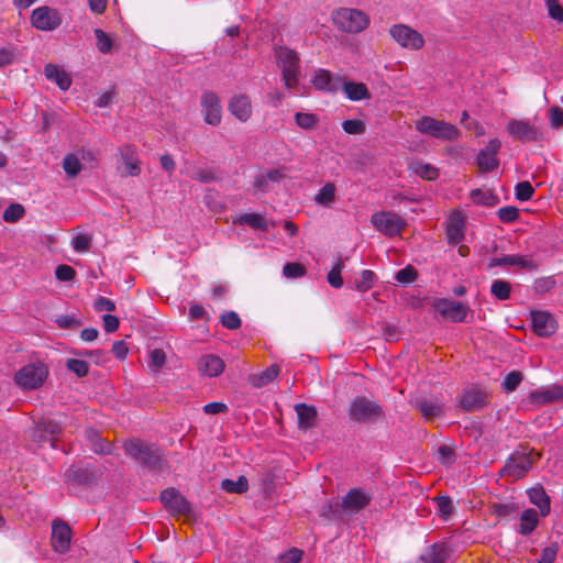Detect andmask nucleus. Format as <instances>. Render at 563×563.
<instances>
[{"instance_id": "423d86ee", "label": "nucleus", "mask_w": 563, "mask_h": 563, "mask_svg": "<svg viewBox=\"0 0 563 563\" xmlns=\"http://www.w3.org/2000/svg\"><path fill=\"white\" fill-rule=\"evenodd\" d=\"M333 24L345 33H360L369 24V16L358 9L339 8L332 12Z\"/></svg>"}, {"instance_id": "79ce46f5", "label": "nucleus", "mask_w": 563, "mask_h": 563, "mask_svg": "<svg viewBox=\"0 0 563 563\" xmlns=\"http://www.w3.org/2000/svg\"><path fill=\"white\" fill-rule=\"evenodd\" d=\"M294 119L297 126L302 130H312L319 123V117L311 112H297Z\"/></svg>"}, {"instance_id": "603ef678", "label": "nucleus", "mask_w": 563, "mask_h": 563, "mask_svg": "<svg viewBox=\"0 0 563 563\" xmlns=\"http://www.w3.org/2000/svg\"><path fill=\"white\" fill-rule=\"evenodd\" d=\"M92 242V236L90 234H77L71 240V246L77 253H86L89 251Z\"/></svg>"}, {"instance_id": "4d7b16f0", "label": "nucleus", "mask_w": 563, "mask_h": 563, "mask_svg": "<svg viewBox=\"0 0 563 563\" xmlns=\"http://www.w3.org/2000/svg\"><path fill=\"white\" fill-rule=\"evenodd\" d=\"M439 515L444 519H449V517L453 512V504L450 497L448 496H439L435 499Z\"/></svg>"}, {"instance_id": "4468645a", "label": "nucleus", "mask_w": 563, "mask_h": 563, "mask_svg": "<svg viewBox=\"0 0 563 563\" xmlns=\"http://www.w3.org/2000/svg\"><path fill=\"white\" fill-rule=\"evenodd\" d=\"M500 147L501 142L497 137H494L489 140L487 145L478 152L476 164L481 173H492L499 167V159L497 155Z\"/></svg>"}, {"instance_id": "e2e57ef3", "label": "nucleus", "mask_w": 563, "mask_h": 563, "mask_svg": "<svg viewBox=\"0 0 563 563\" xmlns=\"http://www.w3.org/2000/svg\"><path fill=\"white\" fill-rule=\"evenodd\" d=\"M417 271L415 267L408 265L405 268L400 269L396 274V280L402 284H410L417 278Z\"/></svg>"}, {"instance_id": "2eb2a0df", "label": "nucleus", "mask_w": 563, "mask_h": 563, "mask_svg": "<svg viewBox=\"0 0 563 563\" xmlns=\"http://www.w3.org/2000/svg\"><path fill=\"white\" fill-rule=\"evenodd\" d=\"M60 432L62 427L59 422L51 418H44L35 422L31 437L40 444L51 442V446L55 448Z\"/></svg>"}, {"instance_id": "7c9ffc66", "label": "nucleus", "mask_w": 563, "mask_h": 563, "mask_svg": "<svg viewBox=\"0 0 563 563\" xmlns=\"http://www.w3.org/2000/svg\"><path fill=\"white\" fill-rule=\"evenodd\" d=\"M44 74L48 80L56 82L62 90H67L71 85V79L67 73L54 64H47Z\"/></svg>"}, {"instance_id": "f704fd0d", "label": "nucleus", "mask_w": 563, "mask_h": 563, "mask_svg": "<svg viewBox=\"0 0 563 563\" xmlns=\"http://www.w3.org/2000/svg\"><path fill=\"white\" fill-rule=\"evenodd\" d=\"M336 198V187L333 183H325L314 197L317 205L330 207Z\"/></svg>"}, {"instance_id": "6e6552de", "label": "nucleus", "mask_w": 563, "mask_h": 563, "mask_svg": "<svg viewBox=\"0 0 563 563\" xmlns=\"http://www.w3.org/2000/svg\"><path fill=\"white\" fill-rule=\"evenodd\" d=\"M373 227L386 236L400 235L407 227V221L394 211H378L372 214Z\"/></svg>"}, {"instance_id": "5fc2aeb1", "label": "nucleus", "mask_w": 563, "mask_h": 563, "mask_svg": "<svg viewBox=\"0 0 563 563\" xmlns=\"http://www.w3.org/2000/svg\"><path fill=\"white\" fill-rule=\"evenodd\" d=\"M25 213V210L20 203L10 205L3 212V220L5 222H16L19 221Z\"/></svg>"}, {"instance_id": "0e129e2a", "label": "nucleus", "mask_w": 563, "mask_h": 563, "mask_svg": "<svg viewBox=\"0 0 563 563\" xmlns=\"http://www.w3.org/2000/svg\"><path fill=\"white\" fill-rule=\"evenodd\" d=\"M76 271L69 265H58L55 269V277L60 282H70L75 278Z\"/></svg>"}, {"instance_id": "473e14b6", "label": "nucleus", "mask_w": 563, "mask_h": 563, "mask_svg": "<svg viewBox=\"0 0 563 563\" xmlns=\"http://www.w3.org/2000/svg\"><path fill=\"white\" fill-rule=\"evenodd\" d=\"M279 366L274 364L264 369L262 373L250 376V383L256 387L261 388L272 383L279 375Z\"/></svg>"}, {"instance_id": "393cba45", "label": "nucleus", "mask_w": 563, "mask_h": 563, "mask_svg": "<svg viewBox=\"0 0 563 563\" xmlns=\"http://www.w3.org/2000/svg\"><path fill=\"white\" fill-rule=\"evenodd\" d=\"M228 109L241 122H246L252 115V102L246 95H235L231 98Z\"/></svg>"}, {"instance_id": "c85d7f7f", "label": "nucleus", "mask_w": 563, "mask_h": 563, "mask_svg": "<svg viewBox=\"0 0 563 563\" xmlns=\"http://www.w3.org/2000/svg\"><path fill=\"white\" fill-rule=\"evenodd\" d=\"M527 493L530 501L539 508L540 515L542 517L548 516L551 511V506L550 498L544 488L542 486H536L530 488Z\"/></svg>"}, {"instance_id": "e433bc0d", "label": "nucleus", "mask_w": 563, "mask_h": 563, "mask_svg": "<svg viewBox=\"0 0 563 563\" xmlns=\"http://www.w3.org/2000/svg\"><path fill=\"white\" fill-rule=\"evenodd\" d=\"M412 172L426 180H435L439 177V169L423 162H415L411 164Z\"/></svg>"}, {"instance_id": "f3484780", "label": "nucleus", "mask_w": 563, "mask_h": 563, "mask_svg": "<svg viewBox=\"0 0 563 563\" xmlns=\"http://www.w3.org/2000/svg\"><path fill=\"white\" fill-rule=\"evenodd\" d=\"M201 112L206 123L217 126L221 122L222 107L214 92H205L201 98Z\"/></svg>"}, {"instance_id": "13d9d810", "label": "nucleus", "mask_w": 563, "mask_h": 563, "mask_svg": "<svg viewBox=\"0 0 563 563\" xmlns=\"http://www.w3.org/2000/svg\"><path fill=\"white\" fill-rule=\"evenodd\" d=\"M545 5L549 16L559 24L563 23V7L559 0H545Z\"/></svg>"}, {"instance_id": "f257e3e1", "label": "nucleus", "mask_w": 563, "mask_h": 563, "mask_svg": "<svg viewBox=\"0 0 563 563\" xmlns=\"http://www.w3.org/2000/svg\"><path fill=\"white\" fill-rule=\"evenodd\" d=\"M274 55L282 73L284 86L288 90H297L301 75L299 54L288 46L277 45L274 47Z\"/></svg>"}, {"instance_id": "8fccbe9b", "label": "nucleus", "mask_w": 563, "mask_h": 563, "mask_svg": "<svg viewBox=\"0 0 563 563\" xmlns=\"http://www.w3.org/2000/svg\"><path fill=\"white\" fill-rule=\"evenodd\" d=\"M93 33L97 40V47L99 52L102 54L110 53L113 46L112 38L101 29H96Z\"/></svg>"}, {"instance_id": "20e7f679", "label": "nucleus", "mask_w": 563, "mask_h": 563, "mask_svg": "<svg viewBox=\"0 0 563 563\" xmlns=\"http://www.w3.org/2000/svg\"><path fill=\"white\" fill-rule=\"evenodd\" d=\"M540 456V453H537L533 449L521 448L516 450L500 470V476L510 477L515 481L522 478Z\"/></svg>"}, {"instance_id": "338daca9", "label": "nucleus", "mask_w": 563, "mask_h": 563, "mask_svg": "<svg viewBox=\"0 0 563 563\" xmlns=\"http://www.w3.org/2000/svg\"><path fill=\"white\" fill-rule=\"evenodd\" d=\"M301 558L302 551L297 548H292L286 553L279 555L278 563H299Z\"/></svg>"}, {"instance_id": "f8f14e48", "label": "nucleus", "mask_w": 563, "mask_h": 563, "mask_svg": "<svg viewBox=\"0 0 563 563\" xmlns=\"http://www.w3.org/2000/svg\"><path fill=\"white\" fill-rule=\"evenodd\" d=\"M120 159L117 166L121 177H136L141 174V162L135 146L125 144L119 147Z\"/></svg>"}, {"instance_id": "0eeeda50", "label": "nucleus", "mask_w": 563, "mask_h": 563, "mask_svg": "<svg viewBox=\"0 0 563 563\" xmlns=\"http://www.w3.org/2000/svg\"><path fill=\"white\" fill-rule=\"evenodd\" d=\"M383 413L382 406L365 396L354 398L349 408L350 419L356 422H373L379 419Z\"/></svg>"}, {"instance_id": "1a4fd4ad", "label": "nucleus", "mask_w": 563, "mask_h": 563, "mask_svg": "<svg viewBox=\"0 0 563 563\" xmlns=\"http://www.w3.org/2000/svg\"><path fill=\"white\" fill-rule=\"evenodd\" d=\"M48 376V368L42 362L31 363L20 368L15 374V383L24 389H36Z\"/></svg>"}, {"instance_id": "5701e85b", "label": "nucleus", "mask_w": 563, "mask_h": 563, "mask_svg": "<svg viewBox=\"0 0 563 563\" xmlns=\"http://www.w3.org/2000/svg\"><path fill=\"white\" fill-rule=\"evenodd\" d=\"M342 78L333 77L327 69L320 68L314 71L311 84L319 91L335 92L341 88Z\"/></svg>"}, {"instance_id": "dca6fc26", "label": "nucleus", "mask_w": 563, "mask_h": 563, "mask_svg": "<svg viewBox=\"0 0 563 563\" xmlns=\"http://www.w3.org/2000/svg\"><path fill=\"white\" fill-rule=\"evenodd\" d=\"M433 306L442 318L451 322H463L470 311L466 305L449 299H438Z\"/></svg>"}, {"instance_id": "aec40b11", "label": "nucleus", "mask_w": 563, "mask_h": 563, "mask_svg": "<svg viewBox=\"0 0 563 563\" xmlns=\"http://www.w3.org/2000/svg\"><path fill=\"white\" fill-rule=\"evenodd\" d=\"M531 321L533 332L539 336H550L558 328L554 317L545 311H532Z\"/></svg>"}, {"instance_id": "864d4df0", "label": "nucleus", "mask_w": 563, "mask_h": 563, "mask_svg": "<svg viewBox=\"0 0 563 563\" xmlns=\"http://www.w3.org/2000/svg\"><path fill=\"white\" fill-rule=\"evenodd\" d=\"M342 129L347 134H363L366 130L364 121L360 119H350L342 122Z\"/></svg>"}, {"instance_id": "c03bdc74", "label": "nucleus", "mask_w": 563, "mask_h": 563, "mask_svg": "<svg viewBox=\"0 0 563 563\" xmlns=\"http://www.w3.org/2000/svg\"><path fill=\"white\" fill-rule=\"evenodd\" d=\"M375 282V273L369 269H364L361 273L360 278H357L354 283V287L357 291L365 292L369 290Z\"/></svg>"}, {"instance_id": "09e8293b", "label": "nucleus", "mask_w": 563, "mask_h": 563, "mask_svg": "<svg viewBox=\"0 0 563 563\" xmlns=\"http://www.w3.org/2000/svg\"><path fill=\"white\" fill-rule=\"evenodd\" d=\"M66 367L77 377H85L89 373V364L86 361L79 358L67 360Z\"/></svg>"}, {"instance_id": "7ed1b4c3", "label": "nucleus", "mask_w": 563, "mask_h": 563, "mask_svg": "<svg viewBox=\"0 0 563 563\" xmlns=\"http://www.w3.org/2000/svg\"><path fill=\"white\" fill-rule=\"evenodd\" d=\"M372 500V495L362 488H352L342 498L341 503L329 504L323 515L329 519H340L342 512L353 515L365 509Z\"/></svg>"}, {"instance_id": "cd10ccee", "label": "nucleus", "mask_w": 563, "mask_h": 563, "mask_svg": "<svg viewBox=\"0 0 563 563\" xmlns=\"http://www.w3.org/2000/svg\"><path fill=\"white\" fill-rule=\"evenodd\" d=\"M295 411L298 417L299 429L308 430L316 424L318 413L314 407L306 404H297Z\"/></svg>"}, {"instance_id": "6ab92c4d", "label": "nucleus", "mask_w": 563, "mask_h": 563, "mask_svg": "<svg viewBox=\"0 0 563 563\" xmlns=\"http://www.w3.org/2000/svg\"><path fill=\"white\" fill-rule=\"evenodd\" d=\"M466 218L460 210H454L448 218L446 239L449 244L457 245L465 238Z\"/></svg>"}, {"instance_id": "c9c22d12", "label": "nucleus", "mask_w": 563, "mask_h": 563, "mask_svg": "<svg viewBox=\"0 0 563 563\" xmlns=\"http://www.w3.org/2000/svg\"><path fill=\"white\" fill-rule=\"evenodd\" d=\"M166 364V354L161 349H153L148 352L147 367L150 373L156 375L162 372Z\"/></svg>"}, {"instance_id": "de8ad7c7", "label": "nucleus", "mask_w": 563, "mask_h": 563, "mask_svg": "<svg viewBox=\"0 0 563 563\" xmlns=\"http://www.w3.org/2000/svg\"><path fill=\"white\" fill-rule=\"evenodd\" d=\"M344 268V262L342 258H339L338 262L333 265L332 269L328 274V282L333 288H341L343 286V278L341 277V273Z\"/></svg>"}, {"instance_id": "a18cd8bd", "label": "nucleus", "mask_w": 563, "mask_h": 563, "mask_svg": "<svg viewBox=\"0 0 563 563\" xmlns=\"http://www.w3.org/2000/svg\"><path fill=\"white\" fill-rule=\"evenodd\" d=\"M283 274L289 279L300 278L307 274V268L301 263L289 262L284 265Z\"/></svg>"}, {"instance_id": "a19ab883", "label": "nucleus", "mask_w": 563, "mask_h": 563, "mask_svg": "<svg viewBox=\"0 0 563 563\" xmlns=\"http://www.w3.org/2000/svg\"><path fill=\"white\" fill-rule=\"evenodd\" d=\"M490 292L498 300H507L510 298L511 284L504 279H496L490 286Z\"/></svg>"}, {"instance_id": "ea45409f", "label": "nucleus", "mask_w": 563, "mask_h": 563, "mask_svg": "<svg viewBox=\"0 0 563 563\" xmlns=\"http://www.w3.org/2000/svg\"><path fill=\"white\" fill-rule=\"evenodd\" d=\"M471 199L474 203L493 207L498 202L497 196L490 190L475 189L471 192Z\"/></svg>"}, {"instance_id": "37998d69", "label": "nucleus", "mask_w": 563, "mask_h": 563, "mask_svg": "<svg viewBox=\"0 0 563 563\" xmlns=\"http://www.w3.org/2000/svg\"><path fill=\"white\" fill-rule=\"evenodd\" d=\"M418 408L427 420L439 417L442 413V406L438 402L423 400L418 404Z\"/></svg>"}, {"instance_id": "9b49d317", "label": "nucleus", "mask_w": 563, "mask_h": 563, "mask_svg": "<svg viewBox=\"0 0 563 563\" xmlns=\"http://www.w3.org/2000/svg\"><path fill=\"white\" fill-rule=\"evenodd\" d=\"M389 34L401 47L410 51H419L426 43L422 34L406 24L393 25Z\"/></svg>"}, {"instance_id": "49530a36", "label": "nucleus", "mask_w": 563, "mask_h": 563, "mask_svg": "<svg viewBox=\"0 0 563 563\" xmlns=\"http://www.w3.org/2000/svg\"><path fill=\"white\" fill-rule=\"evenodd\" d=\"M81 164H87L90 167H96L99 162V153L89 147H80L76 152Z\"/></svg>"}, {"instance_id": "9d476101", "label": "nucleus", "mask_w": 563, "mask_h": 563, "mask_svg": "<svg viewBox=\"0 0 563 563\" xmlns=\"http://www.w3.org/2000/svg\"><path fill=\"white\" fill-rule=\"evenodd\" d=\"M30 20L36 30L49 32L60 26L63 16L57 9L42 5L32 11Z\"/></svg>"}, {"instance_id": "f03ea898", "label": "nucleus", "mask_w": 563, "mask_h": 563, "mask_svg": "<svg viewBox=\"0 0 563 563\" xmlns=\"http://www.w3.org/2000/svg\"><path fill=\"white\" fill-rule=\"evenodd\" d=\"M128 456L150 471H161L164 464L163 453L155 444L133 439L124 443Z\"/></svg>"}, {"instance_id": "4c0bfd02", "label": "nucleus", "mask_w": 563, "mask_h": 563, "mask_svg": "<svg viewBox=\"0 0 563 563\" xmlns=\"http://www.w3.org/2000/svg\"><path fill=\"white\" fill-rule=\"evenodd\" d=\"M63 169L69 178H75L82 169V164L76 153H68L63 158Z\"/></svg>"}, {"instance_id": "a878e982", "label": "nucleus", "mask_w": 563, "mask_h": 563, "mask_svg": "<svg viewBox=\"0 0 563 563\" xmlns=\"http://www.w3.org/2000/svg\"><path fill=\"white\" fill-rule=\"evenodd\" d=\"M529 401L534 405H547L558 400H563V385L550 386L530 393Z\"/></svg>"}, {"instance_id": "bb28decb", "label": "nucleus", "mask_w": 563, "mask_h": 563, "mask_svg": "<svg viewBox=\"0 0 563 563\" xmlns=\"http://www.w3.org/2000/svg\"><path fill=\"white\" fill-rule=\"evenodd\" d=\"M489 266H520L528 269H534L537 267L531 258L522 255H505L503 257L493 258Z\"/></svg>"}, {"instance_id": "58836bf2", "label": "nucleus", "mask_w": 563, "mask_h": 563, "mask_svg": "<svg viewBox=\"0 0 563 563\" xmlns=\"http://www.w3.org/2000/svg\"><path fill=\"white\" fill-rule=\"evenodd\" d=\"M221 488L231 494H243L249 489V482L245 476H240L236 481L225 478L221 482Z\"/></svg>"}, {"instance_id": "052dcab7", "label": "nucleus", "mask_w": 563, "mask_h": 563, "mask_svg": "<svg viewBox=\"0 0 563 563\" xmlns=\"http://www.w3.org/2000/svg\"><path fill=\"white\" fill-rule=\"evenodd\" d=\"M222 325L229 330H236L241 327V319L236 312H225L220 317Z\"/></svg>"}, {"instance_id": "ddd939ff", "label": "nucleus", "mask_w": 563, "mask_h": 563, "mask_svg": "<svg viewBox=\"0 0 563 563\" xmlns=\"http://www.w3.org/2000/svg\"><path fill=\"white\" fill-rule=\"evenodd\" d=\"M507 132L515 140L521 142H539L543 140L542 130L527 120H509Z\"/></svg>"}, {"instance_id": "a211bd4d", "label": "nucleus", "mask_w": 563, "mask_h": 563, "mask_svg": "<svg viewBox=\"0 0 563 563\" xmlns=\"http://www.w3.org/2000/svg\"><path fill=\"white\" fill-rule=\"evenodd\" d=\"M71 529L60 519H55L52 523L51 543L58 553H66L70 548Z\"/></svg>"}, {"instance_id": "774afa93", "label": "nucleus", "mask_w": 563, "mask_h": 563, "mask_svg": "<svg viewBox=\"0 0 563 563\" xmlns=\"http://www.w3.org/2000/svg\"><path fill=\"white\" fill-rule=\"evenodd\" d=\"M549 119L553 129H560L563 126V110L559 107H552L549 110Z\"/></svg>"}, {"instance_id": "2f4dec72", "label": "nucleus", "mask_w": 563, "mask_h": 563, "mask_svg": "<svg viewBox=\"0 0 563 563\" xmlns=\"http://www.w3.org/2000/svg\"><path fill=\"white\" fill-rule=\"evenodd\" d=\"M341 87L350 100L360 101L371 98V93L363 82L344 81L342 79Z\"/></svg>"}, {"instance_id": "bf43d9fd", "label": "nucleus", "mask_w": 563, "mask_h": 563, "mask_svg": "<svg viewBox=\"0 0 563 563\" xmlns=\"http://www.w3.org/2000/svg\"><path fill=\"white\" fill-rule=\"evenodd\" d=\"M241 221L251 228L266 230V221L263 216L257 213H246L241 217Z\"/></svg>"}, {"instance_id": "b1692460", "label": "nucleus", "mask_w": 563, "mask_h": 563, "mask_svg": "<svg viewBox=\"0 0 563 563\" xmlns=\"http://www.w3.org/2000/svg\"><path fill=\"white\" fill-rule=\"evenodd\" d=\"M98 477V472L90 465H73L66 472V479L77 485H89Z\"/></svg>"}, {"instance_id": "69168bd1", "label": "nucleus", "mask_w": 563, "mask_h": 563, "mask_svg": "<svg viewBox=\"0 0 563 563\" xmlns=\"http://www.w3.org/2000/svg\"><path fill=\"white\" fill-rule=\"evenodd\" d=\"M88 437L90 439L96 438L97 442L93 444V451L101 454H109L111 452V445L109 442L101 440L98 433L90 429L88 430Z\"/></svg>"}, {"instance_id": "72a5a7b5", "label": "nucleus", "mask_w": 563, "mask_h": 563, "mask_svg": "<svg viewBox=\"0 0 563 563\" xmlns=\"http://www.w3.org/2000/svg\"><path fill=\"white\" fill-rule=\"evenodd\" d=\"M538 523V512L534 509H526L520 516L518 531L522 536H528L537 528Z\"/></svg>"}, {"instance_id": "39448f33", "label": "nucleus", "mask_w": 563, "mask_h": 563, "mask_svg": "<svg viewBox=\"0 0 563 563\" xmlns=\"http://www.w3.org/2000/svg\"><path fill=\"white\" fill-rule=\"evenodd\" d=\"M415 129L423 135L441 141H455L461 136V131L454 124L430 115L416 120Z\"/></svg>"}, {"instance_id": "c756f323", "label": "nucleus", "mask_w": 563, "mask_h": 563, "mask_svg": "<svg viewBox=\"0 0 563 563\" xmlns=\"http://www.w3.org/2000/svg\"><path fill=\"white\" fill-rule=\"evenodd\" d=\"M446 559L448 551L445 545L434 543L419 556L418 563H444Z\"/></svg>"}, {"instance_id": "680f3d73", "label": "nucleus", "mask_w": 563, "mask_h": 563, "mask_svg": "<svg viewBox=\"0 0 563 563\" xmlns=\"http://www.w3.org/2000/svg\"><path fill=\"white\" fill-rule=\"evenodd\" d=\"M519 217V210L516 207L508 206L498 210V218L504 223H511Z\"/></svg>"}, {"instance_id": "412c9836", "label": "nucleus", "mask_w": 563, "mask_h": 563, "mask_svg": "<svg viewBox=\"0 0 563 563\" xmlns=\"http://www.w3.org/2000/svg\"><path fill=\"white\" fill-rule=\"evenodd\" d=\"M489 401V396L486 391L470 388L460 396V406L466 411H475L484 408Z\"/></svg>"}, {"instance_id": "6e6d98bb", "label": "nucleus", "mask_w": 563, "mask_h": 563, "mask_svg": "<svg viewBox=\"0 0 563 563\" xmlns=\"http://www.w3.org/2000/svg\"><path fill=\"white\" fill-rule=\"evenodd\" d=\"M533 194H534V188L527 180L518 183L515 188L516 198L520 201L530 200L532 198Z\"/></svg>"}, {"instance_id": "3c124183", "label": "nucleus", "mask_w": 563, "mask_h": 563, "mask_svg": "<svg viewBox=\"0 0 563 563\" xmlns=\"http://www.w3.org/2000/svg\"><path fill=\"white\" fill-rule=\"evenodd\" d=\"M523 379V375L519 371H512L506 375L501 386L505 391L511 393L517 389Z\"/></svg>"}, {"instance_id": "4be33fe9", "label": "nucleus", "mask_w": 563, "mask_h": 563, "mask_svg": "<svg viewBox=\"0 0 563 563\" xmlns=\"http://www.w3.org/2000/svg\"><path fill=\"white\" fill-rule=\"evenodd\" d=\"M198 372L206 377H218L225 368L224 361L214 354L202 355L197 362Z\"/></svg>"}]
</instances>
